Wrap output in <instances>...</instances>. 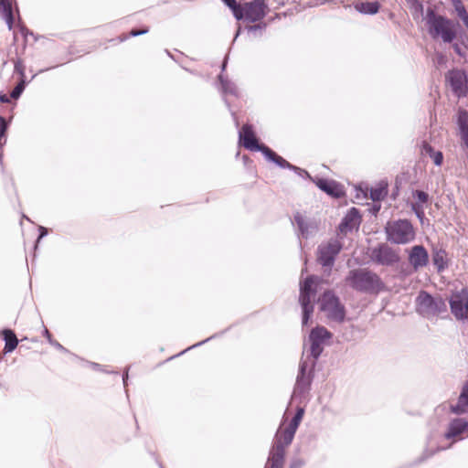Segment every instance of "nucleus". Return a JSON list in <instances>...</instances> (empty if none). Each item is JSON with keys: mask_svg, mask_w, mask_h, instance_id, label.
I'll use <instances>...</instances> for the list:
<instances>
[{"mask_svg": "<svg viewBox=\"0 0 468 468\" xmlns=\"http://www.w3.org/2000/svg\"><path fill=\"white\" fill-rule=\"evenodd\" d=\"M409 261L415 271L427 266L429 262L427 250L421 245L413 246L409 255Z\"/></svg>", "mask_w": 468, "mask_h": 468, "instance_id": "nucleus-14", "label": "nucleus"}, {"mask_svg": "<svg viewBox=\"0 0 468 468\" xmlns=\"http://www.w3.org/2000/svg\"><path fill=\"white\" fill-rule=\"evenodd\" d=\"M262 150H263L264 156L268 160L275 163L278 166H280L282 168H288V169L293 170L299 174L305 173L307 176H309V174L305 170H303L300 167H297V166L290 164L284 158H282V156L278 155L275 152H273L271 148L263 147Z\"/></svg>", "mask_w": 468, "mask_h": 468, "instance_id": "nucleus-15", "label": "nucleus"}, {"mask_svg": "<svg viewBox=\"0 0 468 468\" xmlns=\"http://www.w3.org/2000/svg\"><path fill=\"white\" fill-rule=\"evenodd\" d=\"M415 197L418 198V200L420 203H426L428 201V197H429L427 193L420 191V190H416Z\"/></svg>", "mask_w": 468, "mask_h": 468, "instance_id": "nucleus-40", "label": "nucleus"}, {"mask_svg": "<svg viewBox=\"0 0 468 468\" xmlns=\"http://www.w3.org/2000/svg\"><path fill=\"white\" fill-rule=\"evenodd\" d=\"M5 22L7 24L8 29L11 30L13 28V23H14V16L13 12H10L4 16Z\"/></svg>", "mask_w": 468, "mask_h": 468, "instance_id": "nucleus-44", "label": "nucleus"}, {"mask_svg": "<svg viewBox=\"0 0 468 468\" xmlns=\"http://www.w3.org/2000/svg\"><path fill=\"white\" fill-rule=\"evenodd\" d=\"M320 310L325 316L334 322L343 323L346 318V307L338 296L332 291H325L319 299Z\"/></svg>", "mask_w": 468, "mask_h": 468, "instance_id": "nucleus-5", "label": "nucleus"}, {"mask_svg": "<svg viewBox=\"0 0 468 468\" xmlns=\"http://www.w3.org/2000/svg\"><path fill=\"white\" fill-rule=\"evenodd\" d=\"M304 463H305L303 459L296 458L291 462L289 468H302L304 465Z\"/></svg>", "mask_w": 468, "mask_h": 468, "instance_id": "nucleus-42", "label": "nucleus"}, {"mask_svg": "<svg viewBox=\"0 0 468 468\" xmlns=\"http://www.w3.org/2000/svg\"><path fill=\"white\" fill-rule=\"evenodd\" d=\"M228 7H233L236 5V0H221Z\"/></svg>", "mask_w": 468, "mask_h": 468, "instance_id": "nucleus-48", "label": "nucleus"}, {"mask_svg": "<svg viewBox=\"0 0 468 468\" xmlns=\"http://www.w3.org/2000/svg\"><path fill=\"white\" fill-rule=\"evenodd\" d=\"M369 258L372 262L388 267L397 264L400 260L399 251L387 243L370 249Z\"/></svg>", "mask_w": 468, "mask_h": 468, "instance_id": "nucleus-7", "label": "nucleus"}, {"mask_svg": "<svg viewBox=\"0 0 468 468\" xmlns=\"http://www.w3.org/2000/svg\"><path fill=\"white\" fill-rule=\"evenodd\" d=\"M316 281L317 277L312 275L307 277L303 282L300 284L299 303L303 309V325H306L308 324V321L314 310L312 298L316 294V288H314Z\"/></svg>", "mask_w": 468, "mask_h": 468, "instance_id": "nucleus-6", "label": "nucleus"}, {"mask_svg": "<svg viewBox=\"0 0 468 468\" xmlns=\"http://www.w3.org/2000/svg\"><path fill=\"white\" fill-rule=\"evenodd\" d=\"M431 157L433 159V162L436 165H441L442 164L443 155L441 152H434V154Z\"/></svg>", "mask_w": 468, "mask_h": 468, "instance_id": "nucleus-39", "label": "nucleus"}, {"mask_svg": "<svg viewBox=\"0 0 468 468\" xmlns=\"http://www.w3.org/2000/svg\"><path fill=\"white\" fill-rule=\"evenodd\" d=\"M422 152L424 154H429L430 156H432V154H434L435 151L431 144L424 142L423 145H422Z\"/></svg>", "mask_w": 468, "mask_h": 468, "instance_id": "nucleus-43", "label": "nucleus"}, {"mask_svg": "<svg viewBox=\"0 0 468 468\" xmlns=\"http://www.w3.org/2000/svg\"><path fill=\"white\" fill-rule=\"evenodd\" d=\"M468 407V383L464 385L463 390L459 396L458 402L456 405L452 406V412L455 414H462L466 411Z\"/></svg>", "mask_w": 468, "mask_h": 468, "instance_id": "nucleus-23", "label": "nucleus"}, {"mask_svg": "<svg viewBox=\"0 0 468 468\" xmlns=\"http://www.w3.org/2000/svg\"><path fill=\"white\" fill-rule=\"evenodd\" d=\"M332 334L324 326H317L312 329L309 335V341L311 343L310 352L311 356L317 359L323 352V344L326 339L331 338Z\"/></svg>", "mask_w": 468, "mask_h": 468, "instance_id": "nucleus-10", "label": "nucleus"}, {"mask_svg": "<svg viewBox=\"0 0 468 468\" xmlns=\"http://www.w3.org/2000/svg\"><path fill=\"white\" fill-rule=\"evenodd\" d=\"M221 83L223 86V89L226 92L234 93V89L230 87V84L228 81H224L221 78Z\"/></svg>", "mask_w": 468, "mask_h": 468, "instance_id": "nucleus-45", "label": "nucleus"}, {"mask_svg": "<svg viewBox=\"0 0 468 468\" xmlns=\"http://www.w3.org/2000/svg\"><path fill=\"white\" fill-rule=\"evenodd\" d=\"M0 12L4 16L12 12V6L8 0H0Z\"/></svg>", "mask_w": 468, "mask_h": 468, "instance_id": "nucleus-34", "label": "nucleus"}, {"mask_svg": "<svg viewBox=\"0 0 468 468\" xmlns=\"http://www.w3.org/2000/svg\"><path fill=\"white\" fill-rule=\"evenodd\" d=\"M127 378H128V372L126 371L125 374L123 375V383H124V385H126Z\"/></svg>", "mask_w": 468, "mask_h": 468, "instance_id": "nucleus-51", "label": "nucleus"}, {"mask_svg": "<svg viewBox=\"0 0 468 468\" xmlns=\"http://www.w3.org/2000/svg\"><path fill=\"white\" fill-rule=\"evenodd\" d=\"M46 335L49 336V333L47 329H46Z\"/></svg>", "mask_w": 468, "mask_h": 468, "instance_id": "nucleus-54", "label": "nucleus"}, {"mask_svg": "<svg viewBox=\"0 0 468 468\" xmlns=\"http://www.w3.org/2000/svg\"><path fill=\"white\" fill-rule=\"evenodd\" d=\"M147 32H148V29L146 28V29H143V30H132L130 34L133 37H137V36L145 34Z\"/></svg>", "mask_w": 468, "mask_h": 468, "instance_id": "nucleus-47", "label": "nucleus"}, {"mask_svg": "<svg viewBox=\"0 0 468 468\" xmlns=\"http://www.w3.org/2000/svg\"><path fill=\"white\" fill-rule=\"evenodd\" d=\"M426 24L433 39L441 38L444 43H451L456 37L455 23L431 9L427 10Z\"/></svg>", "mask_w": 468, "mask_h": 468, "instance_id": "nucleus-1", "label": "nucleus"}, {"mask_svg": "<svg viewBox=\"0 0 468 468\" xmlns=\"http://www.w3.org/2000/svg\"><path fill=\"white\" fill-rule=\"evenodd\" d=\"M316 186L325 192L326 194L334 197H340L344 195V191L340 185L335 183V181H329L326 179H319L316 182Z\"/></svg>", "mask_w": 468, "mask_h": 468, "instance_id": "nucleus-17", "label": "nucleus"}, {"mask_svg": "<svg viewBox=\"0 0 468 468\" xmlns=\"http://www.w3.org/2000/svg\"><path fill=\"white\" fill-rule=\"evenodd\" d=\"M294 434L295 432L287 427L284 430H279L274 437L272 448L277 450L279 446L282 452H285V448L292 443Z\"/></svg>", "mask_w": 468, "mask_h": 468, "instance_id": "nucleus-16", "label": "nucleus"}, {"mask_svg": "<svg viewBox=\"0 0 468 468\" xmlns=\"http://www.w3.org/2000/svg\"><path fill=\"white\" fill-rule=\"evenodd\" d=\"M412 209L414 210L418 218H422V217L424 216V212L421 205H419L417 203L412 204Z\"/></svg>", "mask_w": 468, "mask_h": 468, "instance_id": "nucleus-41", "label": "nucleus"}, {"mask_svg": "<svg viewBox=\"0 0 468 468\" xmlns=\"http://www.w3.org/2000/svg\"><path fill=\"white\" fill-rule=\"evenodd\" d=\"M267 6L264 0H253L245 3V18L250 22L261 20L265 15Z\"/></svg>", "mask_w": 468, "mask_h": 468, "instance_id": "nucleus-13", "label": "nucleus"}, {"mask_svg": "<svg viewBox=\"0 0 468 468\" xmlns=\"http://www.w3.org/2000/svg\"><path fill=\"white\" fill-rule=\"evenodd\" d=\"M452 48L460 57L465 56V53L463 51L462 48L458 44H453Z\"/></svg>", "mask_w": 468, "mask_h": 468, "instance_id": "nucleus-46", "label": "nucleus"}, {"mask_svg": "<svg viewBox=\"0 0 468 468\" xmlns=\"http://www.w3.org/2000/svg\"><path fill=\"white\" fill-rule=\"evenodd\" d=\"M239 32H240V27H239V30L237 31V34H236V36H235V39L238 37V36H239Z\"/></svg>", "mask_w": 468, "mask_h": 468, "instance_id": "nucleus-53", "label": "nucleus"}, {"mask_svg": "<svg viewBox=\"0 0 468 468\" xmlns=\"http://www.w3.org/2000/svg\"><path fill=\"white\" fill-rule=\"evenodd\" d=\"M449 303L451 312L457 320L468 319V290L466 288L452 292Z\"/></svg>", "mask_w": 468, "mask_h": 468, "instance_id": "nucleus-9", "label": "nucleus"}, {"mask_svg": "<svg viewBox=\"0 0 468 468\" xmlns=\"http://www.w3.org/2000/svg\"><path fill=\"white\" fill-rule=\"evenodd\" d=\"M229 9L232 11L233 16L237 20H241L245 17V5L242 6L236 3V5Z\"/></svg>", "mask_w": 468, "mask_h": 468, "instance_id": "nucleus-30", "label": "nucleus"}, {"mask_svg": "<svg viewBox=\"0 0 468 468\" xmlns=\"http://www.w3.org/2000/svg\"><path fill=\"white\" fill-rule=\"evenodd\" d=\"M359 223V214L356 208L352 207L339 225L341 232L352 230Z\"/></svg>", "mask_w": 468, "mask_h": 468, "instance_id": "nucleus-18", "label": "nucleus"}, {"mask_svg": "<svg viewBox=\"0 0 468 468\" xmlns=\"http://www.w3.org/2000/svg\"><path fill=\"white\" fill-rule=\"evenodd\" d=\"M346 282L353 289L361 292H378L384 288V283L379 276L366 269L350 271Z\"/></svg>", "mask_w": 468, "mask_h": 468, "instance_id": "nucleus-2", "label": "nucleus"}, {"mask_svg": "<svg viewBox=\"0 0 468 468\" xmlns=\"http://www.w3.org/2000/svg\"><path fill=\"white\" fill-rule=\"evenodd\" d=\"M464 26L467 27V30H468V16L467 17H464V19L463 20Z\"/></svg>", "mask_w": 468, "mask_h": 468, "instance_id": "nucleus-50", "label": "nucleus"}, {"mask_svg": "<svg viewBox=\"0 0 468 468\" xmlns=\"http://www.w3.org/2000/svg\"><path fill=\"white\" fill-rule=\"evenodd\" d=\"M446 61H447V58H446L445 55H443L442 53H440V52L435 54L434 63L438 67L445 65Z\"/></svg>", "mask_w": 468, "mask_h": 468, "instance_id": "nucleus-36", "label": "nucleus"}, {"mask_svg": "<svg viewBox=\"0 0 468 468\" xmlns=\"http://www.w3.org/2000/svg\"><path fill=\"white\" fill-rule=\"evenodd\" d=\"M6 129L7 123L5 122V119L0 116V146L5 144L6 142V139L5 138Z\"/></svg>", "mask_w": 468, "mask_h": 468, "instance_id": "nucleus-33", "label": "nucleus"}, {"mask_svg": "<svg viewBox=\"0 0 468 468\" xmlns=\"http://www.w3.org/2000/svg\"><path fill=\"white\" fill-rule=\"evenodd\" d=\"M387 239L394 244H406L415 238V231L411 223L407 219H399L388 222L385 227Z\"/></svg>", "mask_w": 468, "mask_h": 468, "instance_id": "nucleus-4", "label": "nucleus"}, {"mask_svg": "<svg viewBox=\"0 0 468 468\" xmlns=\"http://www.w3.org/2000/svg\"><path fill=\"white\" fill-rule=\"evenodd\" d=\"M25 88V82L22 80L20 83H18L16 88L13 90L11 96L13 98H17L20 96L21 92L23 91Z\"/></svg>", "mask_w": 468, "mask_h": 468, "instance_id": "nucleus-37", "label": "nucleus"}, {"mask_svg": "<svg viewBox=\"0 0 468 468\" xmlns=\"http://www.w3.org/2000/svg\"><path fill=\"white\" fill-rule=\"evenodd\" d=\"M388 195V184L380 182L377 186L370 189V197L373 201L383 200Z\"/></svg>", "mask_w": 468, "mask_h": 468, "instance_id": "nucleus-24", "label": "nucleus"}, {"mask_svg": "<svg viewBox=\"0 0 468 468\" xmlns=\"http://www.w3.org/2000/svg\"><path fill=\"white\" fill-rule=\"evenodd\" d=\"M342 248L343 244L337 239H331L326 243H322L317 249V261L330 271Z\"/></svg>", "mask_w": 468, "mask_h": 468, "instance_id": "nucleus-8", "label": "nucleus"}, {"mask_svg": "<svg viewBox=\"0 0 468 468\" xmlns=\"http://www.w3.org/2000/svg\"><path fill=\"white\" fill-rule=\"evenodd\" d=\"M0 101L2 102H7L8 101V98L6 97V95H2V96H0Z\"/></svg>", "mask_w": 468, "mask_h": 468, "instance_id": "nucleus-49", "label": "nucleus"}, {"mask_svg": "<svg viewBox=\"0 0 468 468\" xmlns=\"http://www.w3.org/2000/svg\"><path fill=\"white\" fill-rule=\"evenodd\" d=\"M41 230H42V233L40 234L39 238H42L46 234V229L45 228L42 227Z\"/></svg>", "mask_w": 468, "mask_h": 468, "instance_id": "nucleus-52", "label": "nucleus"}, {"mask_svg": "<svg viewBox=\"0 0 468 468\" xmlns=\"http://www.w3.org/2000/svg\"><path fill=\"white\" fill-rule=\"evenodd\" d=\"M445 251L442 250H437L432 256L433 264L437 267L438 271H441L446 268L447 264L444 260Z\"/></svg>", "mask_w": 468, "mask_h": 468, "instance_id": "nucleus-28", "label": "nucleus"}, {"mask_svg": "<svg viewBox=\"0 0 468 468\" xmlns=\"http://www.w3.org/2000/svg\"><path fill=\"white\" fill-rule=\"evenodd\" d=\"M303 413H304L303 409H298L294 417L292 418V420H291V422L287 426V428L293 431L294 432H296L297 428L303 419Z\"/></svg>", "mask_w": 468, "mask_h": 468, "instance_id": "nucleus-29", "label": "nucleus"}, {"mask_svg": "<svg viewBox=\"0 0 468 468\" xmlns=\"http://www.w3.org/2000/svg\"><path fill=\"white\" fill-rule=\"evenodd\" d=\"M15 71L18 72L22 77L25 75V66L21 59L15 61Z\"/></svg>", "mask_w": 468, "mask_h": 468, "instance_id": "nucleus-38", "label": "nucleus"}, {"mask_svg": "<svg viewBox=\"0 0 468 468\" xmlns=\"http://www.w3.org/2000/svg\"><path fill=\"white\" fill-rule=\"evenodd\" d=\"M454 1V5H455V10H456V13L458 15V16L463 20L464 17H467L468 16V14L466 12V9L464 7V5L461 3L460 0H453Z\"/></svg>", "mask_w": 468, "mask_h": 468, "instance_id": "nucleus-32", "label": "nucleus"}, {"mask_svg": "<svg viewBox=\"0 0 468 468\" xmlns=\"http://www.w3.org/2000/svg\"><path fill=\"white\" fill-rule=\"evenodd\" d=\"M307 369V364L305 361L300 363L299 374L296 379V388L305 389L309 385L310 381L305 379V373Z\"/></svg>", "mask_w": 468, "mask_h": 468, "instance_id": "nucleus-25", "label": "nucleus"}, {"mask_svg": "<svg viewBox=\"0 0 468 468\" xmlns=\"http://www.w3.org/2000/svg\"><path fill=\"white\" fill-rule=\"evenodd\" d=\"M229 9L232 11L233 16L237 20H241L245 17V5L242 6L236 3V5Z\"/></svg>", "mask_w": 468, "mask_h": 468, "instance_id": "nucleus-31", "label": "nucleus"}, {"mask_svg": "<svg viewBox=\"0 0 468 468\" xmlns=\"http://www.w3.org/2000/svg\"><path fill=\"white\" fill-rule=\"evenodd\" d=\"M3 334L5 341V350L6 352H12L17 346L18 340L15 333L10 329L4 330Z\"/></svg>", "mask_w": 468, "mask_h": 468, "instance_id": "nucleus-26", "label": "nucleus"}, {"mask_svg": "<svg viewBox=\"0 0 468 468\" xmlns=\"http://www.w3.org/2000/svg\"><path fill=\"white\" fill-rule=\"evenodd\" d=\"M356 8L361 13L374 15L378 13L379 5L377 2L361 3Z\"/></svg>", "mask_w": 468, "mask_h": 468, "instance_id": "nucleus-27", "label": "nucleus"}, {"mask_svg": "<svg viewBox=\"0 0 468 468\" xmlns=\"http://www.w3.org/2000/svg\"><path fill=\"white\" fill-rule=\"evenodd\" d=\"M239 136L242 145L250 151H260L263 154V147H267L265 144H260L258 143L252 126L250 124L243 125L241 131H239Z\"/></svg>", "mask_w": 468, "mask_h": 468, "instance_id": "nucleus-12", "label": "nucleus"}, {"mask_svg": "<svg viewBox=\"0 0 468 468\" xmlns=\"http://www.w3.org/2000/svg\"><path fill=\"white\" fill-rule=\"evenodd\" d=\"M284 457L285 452H282L281 448L278 447L277 450L271 448L267 461V465H270V468H283Z\"/></svg>", "mask_w": 468, "mask_h": 468, "instance_id": "nucleus-20", "label": "nucleus"}, {"mask_svg": "<svg viewBox=\"0 0 468 468\" xmlns=\"http://www.w3.org/2000/svg\"><path fill=\"white\" fill-rule=\"evenodd\" d=\"M458 126L461 138L464 145L468 148V112L459 111Z\"/></svg>", "mask_w": 468, "mask_h": 468, "instance_id": "nucleus-22", "label": "nucleus"}, {"mask_svg": "<svg viewBox=\"0 0 468 468\" xmlns=\"http://www.w3.org/2000/svg\"><path fill=\"white\" fill-rule=\"evenodd\" d=\"M265 27H266L265 23H260V24L253 25V26H248V27H246V29L251 33L259 32L260 34H261V32L265 28Z\"/></svg>", "mask_w": 468, "mask_h": 468, "instance_id": "nucleus-35", "label": "nucleus"}, {"mask_svg": "<svg viewBox=\"0 0 468 468\" xmlns=\"http://www.w3.org/2000/svg\"><path fill=\"white\" fill-rule=\"evenodd\" d=\"M468 428V421L463 419H455L450 424L445 433L447 439L454 438L462 434Z\"/></svg>", "mask_w": 468, "mask_h": 468, "instance_id": "nucleus-19", "label": "nucleus"}, {"mask_svg": "<svg viewBox=\"0 0 468 468\" xmlns=\"http://www.w3.org/2000/svg\"><path fill=\"white\" fill-rule=\"evenodd\" d=\"M446 80L450 83L454 94L459 97L468 94V81L466 75L460 69H452L446 75Z\"/></svg>", "mask_w": 468, "mask_h": 468, "instance_id": "nucleus-11", "label": "nucleus"}, {"mask_svg": "<svg viewBox=\"0 0 468 468\" xmlns=\"http://www.w3.org/2000/svg\"><path fill=\"white\" fill-rule=\"evenodd\" d=\"M293 218L301 235L303 238H308L313 229H315V226L311 222H307L300 212H296Z\"/></svg>", "mask_w": 468, "mask_h": 468, "instance_id": "nucleus-21", "label": "nucleus"}, {"mask_svg": "<svg viewBox=\"0 0 468 468\" xmlns=\"http://www.w3.org/2000/svg\"><path fill=\"white\" fill-rule=\"evenodd\" d=\"M417 312L429 320L437 319L441 314H447V304L441 296H432L426 291H420L416 298Z\"/></svg>", "mask_w": 468, "mask_h": 468, "instance_id": "nucleus-3", "label": "nucleus"}]
</instances>
